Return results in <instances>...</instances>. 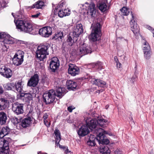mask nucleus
<instances>
[{
	"mask_svg": "<svg viewBox=\"0 0 154 154\" xmlns=\"http://www.w3.org/2000/svg\"><path fill=\"white\" fill-rule=\"evenodd\" d=\"M89 132L87 126L86 125L82 126L77 131L78 134L82 137L86 135Z\"/></svg>",
	"mask_w": 154,
	"mask_h": 154,
	"instance_id": "obj_23",
	"label": "nucleus"
},
{
	"mask_svg": "<svg viewBox=\"0 0 154 154\" xmlns=\"http://www.w3.org/2000/svg\"><path fill=\"white\" fill-rule=\"evenodd\" d=\"M14 23L17 28L20 31L25 32L33 34L32 32L34 30L32 25L28 21L23 20H18L16 22L14 20Z\"/></svg>",
	"mask_w": 154,
	"mask_h": 154,
	"instance_id": "obj_3",
	"label": "nucleus"
},
{
	"mask_svg": "<svg viewBox=\"0 0 154 154\" xmlns=\"http://www.w3.org/2000/svg\"><path fill=\"white\" fill-rule=\"evenodd\" d=\"M75 109V107L72 106H69L67 108L68 110L70 112H72V110Z\"/></svg>",
	"mask_w": 154,
	"mask_h": 154,
	"instance_id": "obj_44",
	"label": "nucleus"
},
{
	"mask_svg": "<svg viewBox=\"0 0 154 154\" xmlns=\"http://www.w3.org/2000/svg\"><path fill=\"white\" fill-rule=\"evenodd\" d=\"M59 65L60 62L57 57H54L51 59L49 64V67L52 72H55Z\"/></svg>",
	"mask_w": 154,
	"mask_h": 154,
	"instance_id": "obj_17",
	"label": "nucleus"
},
{
	"mask_svg": "<svg viewBox=\"0 0 154 154\" xmlns=\"http://www.w3.org/2000/svg\"><path fill=\"white\" fill-rule=\"evenodd\" d=\"M114 152L115 154H122V152L119 149L116 150Z\"/></svg>",
	"mask_w": 154,
	"mask_h": 154,
	"instance_id": "obj_47",
	"label": "nucleus"
},
{
	"mask_svg": "<svg viewBox=\"0 0 154 154\" xmlns=\"http://www.w3.org/2000/svg\"><path fill=\"white\" fill-rule=\"evenodd\" d=\"M31 121V118L29 117L25 118L22 120L20 125L22 127L26 128L29 126Z\"/></svg>",
	"mask_w": 154,
	"mask_h": 154,
	"instance_id": "obj_24",
	"label": "nucleus"
},
{
	"mask_svg": "<svg viewBox=\"0 0 154 154\" xmlns=\"http://www.w3.org/2000/svg\"><path fill=\"white\" fill-rule=\"evenodd\" d=\"M48 116L47 114V113H45L43 117V119H44V120H47Z\"/></svg>",
	"mask_w": 154,
	"mask_h": 154,
	"instance_id": "obj_49",
	"label": "nucleus"
},
{
	"mask_svg": "<svg viewBox=\"0 0 154 154\" xmlns=\"http://www.w3.org/2000/svg\"><path fill=\"white\" fill-rule=\"evenodd\" d=\"M96 92L97 93H98L99 94L100 93V91L99 90H98L96 91Z\"/></svg>",
	"mask_w": 154,
	"mask_h": 154,
	"instance_id": "obj_56",
	"label": "nucleus"
},
{
	"mask_svg": "<svg viewBox=\"0 0 154 154\" xmlns=\"http://www.w3.org/2000/svg\"><path fill=\"white\" fill-rule=\"evenodd\" d=\"M15 119L16 120V122H15V123H14V124H16L17 123H18V122L17 121V119L15 118Z\"/></svg>",
	"mask_w": 154,
	"mask_h": 154,
	"instance_id": "obj_55",
	"label": "nucleus"
},
{
	"mask_svg": "<svg viewBox=\"0 0 154 154\" xmlns=\"http://www.w3.org/2000/svg\"><path fill=\"white\" fill-rule=\"evenodd\" d=\"M52 28L50 26L44 27L39 30V33L42 36L48 37L51 35Z\"/></svg>",
	"mask_w": 154,
	"mask_h": 154,
	"instance_id": "obj_16",
	"label": "nucleus"
},
{
	"mask_svg": "<svg viewBox=\"0 0 154 154\" xmlns=\"http://www.w3.org/2000/svg\"><path fill=\"white\" fill-rule=\"evenodd\" d=\"M106 2L107 0H105L103 2H101L99 4V9L102 12H105L106 10L107 7L106 3Z\"/></svg>",
	"mask_w": 154,
	"mask_h": 154,
	"instance_id": "obj_34",
	"label": "nucleus"
},
{
	"mask_svg": "<svg viewBox=\"0 0 154 154\" xmlns=\"http://www.w3.org/2000/svg\"><path fill=\"white\" fill-rule=\"evenodd\" d=\"M63 36V32H59L55 34L54 36L53 37V39H58V40H59V39H61Z\"/></svg>",
	"mask_w": 154,
	"mask_h": 154,
	"instance_id": "obj_37",
	"label": "nucleus"
},
{
	"mask_svg": "<svg viewBox=\"0 0 154 154\" xmlns=\"http://www.w3.org/2000/svg\"><path fill=\"white\" fill-rule=\"evenodd\" d=\"M12 15L13 16V17L14 18V20H15V22H16V21H17V20H16V19H15V16H14V13H12Z\"/></svg>",
	"mask_w": 154,
	"mask_h": 154,
	"instance_id": "obj_54",
	"label": "nucleus"
},
{
	"mask_svg": "<svg viewBox=\"0 0 154 154\" xmlns=\"http://www.w3.org/2000/svg\"><path fill=\"white\" fill-rule=\"evenodd\" d=\"M20 98L23 102L29 103L32 100V96L30 93H21L20 95Z\"/></svg>",
	"mask_w": 154,
	"mask_h": 154,
	"instance_id": "obj_22",
	"label": "nucleus"
},
{
	"mask_svg": "<svg viewBox=\"0 0 154 154\" xmlns=\"http://www.w3.org/2000/svg\"><path fill=\"white\" fill-rule=\"evenodd\" d=\"M55 92L53 90H50L46 91L43 95V101L46 104L53 102L56 96L59 98H61L66 93V89L64 88L56 86Z\"/></svg>",
	"mask_w": 154,
	"mask_h": 154,
	"instance_id": "obj_1",
	"label": "nucleus"
},
{
	"mask_svg": "<svg viewBox=\"0 0 154 154\" xmlns=\"http://www.w3.org/2000/svg\"><path fill=\"white\" fill-rule=\"evenodd\" d=\"M11 139L8 137L6 139H0V154H9V142Z\"/></svg>",
	"mask_w": 154,
	"mask_h": 154,
	"instance_id": "obj_8",
	"label": "nucleus"
},
{
	"mask_svg": "<svg viewBox=\"0 0 154 154\" xmlns=\"http://www.w3.org/2000/svg\"><path fill=\"white\" fill-rule=\"evenodd\" d=\"M44 2L41 0L38 1L34 4L32 7V8H36L37 9L42 8V7L44 6Z\"/></svg>",
	"mask_w": 154,
	"mask_h": 154,
	"instance_id": "obj_33",
	"label": "nucleus"
},
{
	"mask_svg": "<svg viewBox=\"0 0 154 154\" xmlns=\"http://www.w3.org/2000/svg\"><path fill=\"white\" fill-rule=\"evenodd\" d=\"M7 100L3 98L0 99V110H3L5 109L7 106Z\"/></svg>",
	"mask_w": 154,
	"mask_h": 154,
	"instance_id": "obj_32",
	"label": "nucleus"
},
{
	"mask_svg": "<svg viewBox=\"0 0 154 154\" xmlns=\"http://www.w3.org/2000/svg\"><path fill=\"white\" fill-rule=\"evenodd\" d=\"M122 14L123 15H128L130 12V10L127 7H124L120 10Z\"/></svg>",
	"mask_w": 154,
	"mask_h": 154,
	"instance_id": "obj_35",
	"label": "nucleus"
},
{
	"mask_svg": "<svg viewBox=\"0 0 154 154\" xmlns=\"http://www.w3.org/2000/svg\"><path fill=\"white\" fill-rule=\"evenodd\" d=\"M132 19H131L130 22L131 29L135 35H137L139 33V29L138 28L136 22L135 20V17L134 16L132 12H131Z\"/></svg>",
	"mask_w": 154,
	"mask_h": 154,
	"instance_id": "obj_14",
	"label": "nucleus"
},
{
	"mask_svg": "<svg viewBox=\"0 0 154 154\" xmlns=\"http://www.w3.org/2000/svg\"><path fill=\"white\" fill-rule=\"evenodd\" d=\"M132 80H133V78H132ZM132 81L133 82H134V81H133V80H132Z\"/></svg>",
	"mask_w": 154,
	"mask_h": 154,
	"instance_id": "obj_58",
	"label": "nucleus"
},
{
	"mask_svg": "<svg viewBox=\"0 0 154 154\" xmlns=\"http://www.w3.org/2000/svg\"><path fill=\"white\" fill-rule=\"evenodd\" d=\"M89 81L93 85H95L102 88H104L106 85L105 82L100 80V79H96L94 77L90 76Z\"/></svg>",
	"mask_w": 154,
	"mask_h": 154,
	"instance_id": "obj_18",
	"label": "nucleus"
},
{
	"mask_svg": "<svg viewBox=\"0 0 154 154\" xmlns=\"http://www.w3.org/2000/svg\"><path fill=\"white\" fill-rule=\"evenodd\" d=\"M83 26L82 24L79 23L77 24L76 26L72 28V31L71 33V35L72 36L75 37L74 40L77 41L78 38L81 33H83Z\"/></svg>",
	"mask_w": 154,
	"mask_h": 154,
	"instance_id": "obj_9",
	"label": "nucleus"
},
{
	"mask_svg": "<svg viewBox=\"0 0 154 154\" xmlns=\"http://www.w3.org/2000/svg\"><path fill=\"white\" fill-rule=\"evenodd\" d=\"M7 119V115L3 112H0V124L3 125L5 124Z\"/></svg>",
	"mask_w": 154,
	"mask_h": 154,
	"instance_id": "obj_30",
	"label": "nucleus"
},
{
	"mask_svg": "<svg viewBox=\"0 0 154 154\" xmlns=\"http://www.w3.org/2000/svg\"><path fill=\"white\" fill-rule=\"evenodd\" d=\"M15 92L20 93L23 90V86L22 85V82H18L14 85Z\"/></svg>",
	"mask_w": 154,
	"mask_h": 154,
	"instance_id": "obj_31",
	"label": "nucleus"
},
{
	"mask_svg": "<svg viewBox=\"0 0 154 154\" xmlns=\"http://www.w3.org/2000/svg\"><path fill=\"white\" fill-rule=\"evenodd\" d=\"M40 14V13H38L32 15V17L33 18H37L39 16Z\"/></svg>",
	"mask_w": 154,
	"mask_h": 154,
	"instance_id": "obj_48",
	"label": "nucleus"
},
{
	"mask_svg": "<svg viewBox=\"0 0 154 154\" xmlns=\"http://www.w3.org/2000/svg\"><path fill=\"white\" fill-rule=\"evenodd\" d=\"M58 145H59V147L60 148L64 150L65 153L67 154L70 152V151L69 150L67 147L63 146L60 145L59 143V144H58Z\"/></svg>",
	"mask_w": 154,
	"mask_h": 154,
	"instance_id": "obj_42",
	"label": "nucleus"
},
{
	"mask_svg": "<svg viewBox=\"0 0 154 154\" xmlns=\"http://www.w3.org/2000/svg\"><path fill=\"white\" fill-rule=\"evenodd\" d=\"M143 42V51H150V47L149 44L146 41H144Z\"/></svg>",
	"mask_w": 154,
	"mask_h": 154,
	"instance_id": "obj_36",
	"label": "nucleus"
},
{
	"mask_svg": "<svg viewBox=\"0 0 154 154\" xmlns=\"http://www.w3.org/2000/svg\"><path fill=\"white\" fill-rule=\"evenodd\" d=\"M4 90L3 88L1 86H0V94H2Z\"/></svg>",
	"mask_w": 154,
	"mask_h": 154,
	"instance_id": "obj_51",
	"label": "nucleus"
},
{
	"mask_svg": "<svg viewBox=\"0 0 154 154\" xmlns=\"http://www.w3.org/2000/svg\"><path fill=\"white\" fill-rule=\"evenodd\" d=\"M24 54L23 51H19L13 57V63L16 66L20 65L23 61Z\"/></svg>",
	"mask_w": 154,
	"mask_h": 154,
	"instance_id": "obj_10",
	"label": "nucleus"
},
{
	"mask_svg": "<svg viewBox=\"0 0 154 154\" xmlns=\"http://www.w3.org/2000/svg\"><path fill=\"white\" fill-rule=\"evenodd\" d=\"M91 28L92 32L89 36V38L92 41L95 42L99 39L101 36L100 25L99 23L92 24Z\"/></svg>",
	"mask_w": 154,
	"mask_h": 154,
	"instance_id": "obj_5",
	"label": "nucleus"
},
{
	"mask_svg": "<svg viewBox=\"0 0 154 154\" xmlns=\"http://www.w3.org/2000/svg\"><path fill=\"white\" fill-rule=\"evenodd\" d=\"M147 28L149 30H150L152 31H153V29L152 27H151L150 26H147Z\"/></svg>",
	"mask_w": 154,
	"mask_h": 154,
	"instance_id": "obj_52",
	"label": "nucleus"
},
{
	"mask_svg": "<svg viewBox=\"0 0 154 154\" xmlns=\"http://www.w3.org/2000/svg\"><path fill=\"white\" fill-rule=\"evenodd\" d=\"M94 67L98 70H101L102 67V63L101 62H98L95 64Z\"/></svg>",
	"mask_w": 154,
	"mask_h": 154,
	"instance_id": "obj_43",
	"label": "nucleus"
},
{
	"mask_svg": "<svg viewBox=\"0 0 154 154\" xmlns=\"http://www.w3.org/2000/svg\"><path fill=\"white\" fill-rule=\"evenodd\" d=\"M50 47V45L48 44L40 45L38 46L36 51L37 58L40 61H44L46 58L47 55L49 54L48 49Z\"/></svg>",
	"mask_w": 154,
	"mask_h": 154,
	"instance_id": "obj_4",
	"label": "nucleus"
},
{
	"mask_svg": "<svg viewBox=\"0 0 154 154\" xmlns=\"http://www.w3.org/2000/svg\"><path fill=\"white\" fill-rule=\"evenodd\" d=\"M14 84L13 83H8L6 85H4V87L7 90H10L14 89Z\"/></svg>",
	"mask_w": 154,
	"mask_h": 154,
	"instance_id": "obj_40",
	"label": "nucleus"
},
{
	"mask_svg": "<svg viewBox=\"0 0 154 154\" xmlns=\"http://www.w3.org/2000/svg\"><path fill=\"white\" fill-rule=\"evenodd\" d=\"M10 131V129L8 126H6L3 127L0 132V137L1 138L4 137L8 134Z\"/></svg>",
	"mask_w": 154,
	"mask_h": 154,
	"instance_id": "obj_28",
	"label": "nucleus"
},
{
	"mask_svg": "<svg viewBox=\"0 0 154 154\" xmlns=\"http://www.w3.org/2000/svg\"><path fill=\"white\" fill-rule=\"evenodd\" d=\"M145 58L147 60L149 59L151 57V52L150 51H143Z\"/></svg>",
	"mask_w": 154,
	"mask_h": 154,
	"instance_id": "obj_41",
	"label": "nucleus"
},
{
	"mask_svg": "<svg viewBox=\"0 0 154 154\" xmlns=\"http://www.w3.org/2000/svg\"><path fill=\"white\" fill-rule=\"evenodd\" d=\"M107 121L102 118L91 119V118L87 119L86 120L87 126L91 131L94 134L96 130H98L100 128L97 127L99 126L102 128L106 127V123Z\"/></svg>",
	"mask_w": 154,
	"mask_h": 154,
	"instance_id": "obj_2",
	"label": "nucleus"
},
{
	"mask_svg": "<svg viewBox=\"0 0 154 154\" xmlns=\"http://www.w3.org/2000/svg\"><path fill=\"white\" fill-rule=\"evenodd\" d=\"M72 38H73V39H72L71 36H69L67 40L68 44L70 46H72L73 43L76 42L77 41H75L74 40V36H72Z\"/></svg>",
	"mask_w": 154,
	"mask_h": 154,
	"instance_id": "obj_39",
	"label": "nucleus"
},
{
	"mask_svg": "<svg viewBox=\"0 0 154 154\" xmlns=\"http://www.w3.org/2000/svg\"><path fill=\"white\" fill-rule=\"evenodd\" d=\"M44 123L45 125L47 127H49L50 125V123L48 122L47 120H44Z\"/></svg>",
	"mask_w": 154,
	"mask_h": 154,
	"instance_id": "obj_45",
	"label": "nucleus"
},
{
	"mask_svg": "<svg viewBox=\"0 0 154 154\" xmlns=\"http://www.w3.org/2000/svg\"><path fill=\"white\" fill-rule=\"evenodd\" d=\"M114 59L115 61L116 62V61H118L119 60L117 59V58L116 57H114Z\"/></svg>",
	"mask_w": 154,
	"mask_h": 154,
	"instance_id": "obj_53",
	"label": "nucleus"
},
{
	"mask_svg": "<svg viewBox=\"0 0 154 154\" xmlns=\"http://www.w3.org/2000/svg\"><path fill=\"white\" fill-rule=\"evenodd\" d=\"M99 151L101 154H109L110 150L107 145H100Z\"/></svg>",
	"mask_w": 154,
	"mask_h": 154,
	"instance_id": "obj_26",
	"label": "nucleus"
},
{
	"mask_svg": "<svg viewBox=\"0 0 154 154\" xmlns=\"http://www.w3.org/2000/svg\"><path fill=\"white\" fill-rule=\"evenodd\" d=\"M153 37H154V33H153Z\"/></svg>",
	"mask_w": 154,
	"mask_h": 154,
	"instance_id": "obj_59",
	"label": "nucleus"
},
{
	"mask_svg": "<svg viewBox=\"0 0 154 154\" xmlns=\"http://www.w3.org/2000/svg\"><path fill=\"white\" fill-rule=\"evenodd\" d=\"M94 132L96 134H98L97 135V139L100 145H106L109 142V140L106 138L105 136V134H106V131L102 128H99L98 130H96Z\"/></svg>",
	"mask_w": 154,
	"mask_h": 154,
	"instance_id": "obj_7",
	"label": "nucleus"
},
{
	"mask_svg": "<svg viewBox=\"0 0 154 154\" xmlns=\"http://www.w3.org/2000/svg\"><path fill=\"white\" fill-rule=\"evenodd\" d=\"M23 104L15 103L12 105V110L15 114L17 115L22 114L23 112Z\"/></svg>",
	"mask_w": 154,
	"mask_h": 154,
	"instance_id": "obj_13",
	"label": "nucleus"
},
{
	"mask_svg": "<svg viewBox=\"0 0 154 154\" xmlns=\"http://www.w3.org/2000/svg\"><path fill=\"white\" fill-rule=\"evenodd\" d=\"M99 90L100 91V92H102V91H103V90L102 89L101 90Z\"/></svg>",
	"mask_w": 154,
	"mask_h": 154,
	"instance_id": "obj_57",
	"label": "nucleus"
},
{
	"mask_svg": "<svg viewBox=\"0 0 154 154\" xmlns=\"http://www.w3.org/2000/svg\"><path fill=\"white\" fill-rule=\"evenodd\" d=\"M79 54L84 55L92 52L91 48L90 47L85 43H83L80 46L79 48Z\"/></svg>",
	"mask_w": 154,
	"mask_h": 154,
	"instance_id": "obj_15",
	"label": "nucleus"
},
{
	"mask_svg": "<svg viewBox=\"0 0 154 154\" xmlns=\"http://www.w3.org/2000/svg\"><path fill=\"white\" fill-rule=\"evenodd\" d=\"M8 39L0 41V49L3 51H7L9 48V45L14 42V38H10Z\"/></svg>",
	"mask_w": 154,
	"mask_h": 154,
	"instance_id": "obj_12",
	"label": "nucleus"
},
{
	"mask_svg": "<svg viewBox=\"0 0 154 154\" xmlns=\"http://www.w3.org/2000/svg\"><path fill=\"white\" fill-rule=\"evenodd\" d=\"M0 74L6 78H10L12 75L11 70L4 66H0Z\"/></svg>",
	"mask_w": 154,
	"mask_h": 154,
	"instance_id": "obj_19",
	"label": "nucleus"
},
{
	"mask_svg": "<svg viewBox=\"0 0 154 154\" xmlns=\"http://www.w3.org/2000/svg\"><path fill=\"white\" fill-rule=\"evenodd\" d=\"M54 133L55 134V143L56 146H58V144L61 140L60 133V131L57 129H56Z\"/></svg>",
	"mask_w": 154,
	"mask_h": 154,
	"instance_id": "obj_29",
	"label": "nucleus"
},
{
	"mask_svg": "<svg viewBox=\"0 0 154 154\" xmlns=\"http://www.w3.org/2000/svg\"><path fill=\"white\" fill-rule=\"evenodd\" d=\"M17 43H20V44H25V42H24V41H23L20 40H18L17 41Z\"/></svg>",
	"mask_w": 154,
	"mask_h": 154,
	"instance_id": "obj_50",
	"label": "nucleus"
},
{
	"mask_svg": "<svg viewBox=\"0 0 154 154\" xmlns=\"http://www.w3.org/2000/svg\"><path fill=\"white\" fill-rule=\"evenodd\" d=\"M67 88L70 90H74L75 89L77 86V83L71 80H68L66 82Z\"/></svg>",
	"mask_w": 154,
	"mask_h": 154,
	"instance_id": "obj_27",
	"label": "nucleus"
},
{
	"mask_svg": "<svg viewBox=\"0 0 154 154\" xmlns=\"http://www.w3.org/2000/svg\"><path fill=\"white\" fill-rule=\"evenodd\" d=\"M83 7L84 8L87 9V13L88 15L91 17H94L96 13L95 5L94 4L91 3L89 4L88 2H85L83 5Z\"/></svg>",
	"mask_w": 154,
	"mask_h": 154,
	"instance_id": "obj_11",
	"label": "nucleus"
},
{
	"mask_svg": "<svg viewBox=\"0 0 154 154\" xmlns=\"http://www.w3.org/2000/svg\"><path fill=\"white\" fill-rule=\"evenodd\" d=\"M39 81V76L37 74H34L28 81L27 85L29 86H36Z\"/></svg>",
	"mask_w": 154,
	"mask_h": 154,
	"instance_id": "obj_20",
	"label": "nucleus"
},
{
	"mask_svg": "<svg viewBox=\"0 0 154 154\" xmlns=\"http://www.w3.org/2000/svg\"><path fill=\"white\" fill-rule=\"evenodd\" d=\"M88 140L87 142V144L89 146H94L96 145L95 141H97L96 138V136L91 134L88 136Z\"/></svg>",
	"mask_w": 154,
	"mask_h": 154,
	"instance_id": "obj_25",
	"label": "nucleus"
},
{
	"mask_svg": "<svg viewBox=\"0 0 154 154\" xmlns=\"http://www.w3.org/2000/svg\"><path fill=\"white\" fill-rule=\"evenodd\" d=\"M65 7V5L63 2L59 3L55 7V13H57L58 16L61 18L69 15L70 14V10L68 8H64Z\"/></svg>",
	"mask_w": 154,
	"mask_h": 154,
	"instance_id": "obj_6",
	"label": "nucleus"
},
{
	"mask_svg": "<svg viewBox=\"0 0 154 154\" xmlns=\"http://www.w3.org/2000/svg\"><path fill=\"white\" fill-rule=\"evenodd\" d=\"M10 38H13L9 35H7L4 32L0 33V39L4 38V40L8 39Z\"/></svg>",
	"mask_w": 154,
	"mask_h": 154,
	"instance_id": "obj_38",
	"label": "nucleus"
},
{
	"mask_svg": "<svg viewBox=\"0 0 154 154\" xmlns=\"http://www.w3.org/2000/svg\"><path fill=\"white\" fill-rule=\"evenodd\" d=\"M116 66L117 68L118 69L120 68L121 67V64L120 63L119 61H116Z\"/></svg>",
	"mask_w": 154,
	"mask_h": 154,
	"instance_id": "obj_46",
	"label": "nucleus"
},
{
	"mask_svg": "<svg viewBox=\"0 0 154 154\" xmlns=\"http://www.w3.org/2000/svg\"><path fill=\"white\" fill-rule=\"evenodd\" d=\"M69 66L68 69L69 74L73 76H75L79 74V69L78 67L72 64H69Z\"/></svg>",
	"mask_w": 154,
	"mask_h": 154,
	"instance_id": "obj_21",
	"label": "nucleus"
}]
</instances>
